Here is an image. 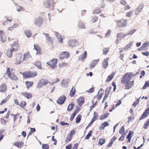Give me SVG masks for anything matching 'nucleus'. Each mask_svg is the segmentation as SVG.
Here are the masks:
<instances>
[{"instance_id":"f257e3e1","label":"nucleus","mask_w":149,"mask_h":149,"mask_svg":"<svg viewBox=\"0 0 149 149\" xmlns=\"http://www.w3.org/2000/svg\"><path fill=\"white\" fill-rule=\"evenodd\" d=\"M130 73H127L121 79V82L122 84H125L126 88L129 89L130 88Z\"/></svg>"},{"instance_id":"f03ea898","label":"nucleus","mask_w":149,"mask_h":149,"mask_svg":"<svg viewBox=\"0 0 149 149\" xmlns=\"http://www.w3.org/2000/svg\"><path fill=\"white\" fill-rule=\"evenodd\" d=\"M45 17V14L44 13H41L40 16L35 19L34 24L36 26L40 27L43 23V19Z\"/></svg>"},{"instance_id":"7ed1b4c3","label":"nucleus","mask_w":149,"mask_h":149,"mask_svg":"<svg viewBox=\"0 0 149 149\" xmlns=\"http://www.w3.org/2000/svg\"><path fill=\"white\" fill-rule=\"evenodd\" d=\"M13 61L15 64H20L24 61L22 54L21 53L17 54L14 56Z\"/></svg>"},{"instance_id":"20e7f679","label":"nucleus","mask_w":149,"mask_h":149,"mask_svg":"<svg viewBox=\"0 0 149 149\" xmlns=\"http://www.w3.org/2000/svg\"><path fill=\"white\" fill-rule=\"evenodd\" d=\"M24 78L28 79L34 77L37 75V73L36 71L32 72L29 71H26L22 74Z\"/></svg>"},{"instance_id":"39448f33","label":"nucleus","mask_w":149,"mask_h":149,"mask_svg":"<svg viewBox=\"0 0 149 149\" xmlns=\"http://www.w3.org/2000/svg\"><path fill=\"white\" fill-rule=\"evenodd\" d=\"M6 74L11 80L15 81L18 80V78L15 73L14 72H11L10 68H7Z\"/></svg>"},{"instance_id":"423d86ee","label":"nucleus","mask_w":149,"mask_h":149,"mask_svg":"<svg viewBox=\"0 0 149 149\" xmlns=\"http://www.w3.org/2000/svg\"><path fill=\"white\" fill-rule=\"evenodd\" d=\"M54 3V0H45L43 4L45 7L52 8L53 7Z\"/></svg>"},{"instance_id":"0eeeda50","label":"nucleus","mask_w":149,"mask_h":149,"mask_svg":"<svg viewBox=\"0 0 149 149\" xmlns=\"http://www.w3.org/2000/svg\"><path fill=\"white\" fill-rule=\"evenodd\" d=\"M58 60L57 58H54L47 62V64L52 68H56Z\"/></svg>"},{"instance_id":"6e6552de","label":"nucleus","mask_w":149,"mask_h":149,"mask_svg":"<svg viewBox=\"0 0 149 149\" xmlns=\"http://www.w3.org/2000/svg\"><path fill=\"white\" fill-rule=\"evenodd\" d=\"M117 26L118 27H122L126 26L127 24V21L125 19L118 20L116 21Z\"/></svg>"},{"instance_id":"1a4fd4ad","label":"nucleus","mask_w":149,"mask_h":149,"mask_svg":"<svg viewBox=\"0 0 149 149\" xmlns=\"http://www.w3.org/2000/svg\"><path fill=\"white\" fill-rule=\"evenodd\" d=\"M70 54L68 52H62L60 54L59 58L60 60H62L65 58H68L69 57Z\"/></svg>"},{"instance_id":"9d476101","label":"nucleus","mask_w":149,"mask_h":149,"mask_svg":"<svg viewBox=\"0 0 149 149\" xmlns=\"http://www.w3.org/2000/svg\"><path fill=\"white\" fill-rule=\"evenodd\" d=\"M19 45L18 41H16L11 45V49L14 51H17L19 49Z\"/></svg>"},{"instance_id":"9b49d317","label":"nucleus","mask_w":149,"mask_h":149,"mask_svg":"<svg viewBox=\"0 0 149 149\" xmlns=\"http://www.w3.org/2000/svg\"><path fill=\"white\" fill-rule=\"evenodd\" d=\"M144 6L143 3H141L135 10V13L136 15H138L142 10Z\"/></svg>"},{"instance_id":"f8f14e48","label":"nucleus","mask_w":149,"mask_h":149,"mask_svg":"<svg viewBox=\"0 0 149 149\" xmlns=\"http://www.w3.org/2000/svg\"><path fill=\"white\" fill-rule=\"evenodd\" d=\"M149 115V107L146 109L142 116L139 118L140 120H141L146 118Z\"/></svg>"},{"instance_id":"ddd939ff","label":"nucleus","mask_w":149,"mask_h":149,"mask_svg":"<svg viewBox=\"0 0 149 149\" xmlns=\"http://www.w3.org/2000/svg\"><path fill=\"white\" fill-rule=\"evenodd\" d=\"M149 46V42L143 43L141 47L138 49V50L140 51H146L148 49V47Z\"/></svg>"},{"instance_id":"4468645a","label":"nucleus","mask_w":149,"mask_h":149,"mask_svg":"<svg viewBox=\"0 0 149 149\" xmlns=\"http://www.w3.org/2000/svg\"><path fill=\"white\" fill-rule=\"evenodd\" d=\"M32 56L29 51L25 53L23 56V59L24 61H26L31 58Z\"/></svg>"},{"instance_id":"2eb2a0df","label":"nucleus","mask_w":149,"mask_h":149,"mask_svg":"<svg viewBox=\"0 0 149 149\" xmlns=\"http://www.w3.org/2000/svg\"><path fill=\"white\" fill-rule=\"evenodd\" d=\"M66 99V97L64 95L61 96L57 100V103L59 104H62L64 103Z\"/></svg>"},{"instance_id":"dca6fc26","label":"nucleus","mask_w":149,"mask_h":149,"mask_svg":"<svg viewBox=\"0 0 149 149\" xmlns=\"http://www.w3.org/2000/svg\"><path fill=\"white\" fill-rule=\"evenodd\" d=\"M109 57H108L104 59L102 63V67L104 69L106 68L108 65V61L109 59Z\"/></svg>"},{"instance_id":"f3484780","label":"nucleus","mask_w":149,"mask_h":149,"mask_svg":"<svg viewBox=\"0 0 149 149\" xmlns=\"http://www.w3.org/2000/svg\"><path fill=\"white\" fill-rule=\"evenodd\" d=\"M84 99L83 97H80L77 99V102L78 104L81 107L84 102Z\"/></svg>"},{"instance_id":"a211bd4d","label":"nucleus","mask_w":149,"mask_h":149,"mask_svg":"<svg viewBox=\"0 0 149 149\" xmlns=\"http://www.w3.org/2000/svg\"><path fill=\"white\" fill-rule=\"evenodd\" d=\"M7 89V86L6 84L3 83L0 86V92H6Z\"/></svg>"},{"instance_id":"6ab92c4d","label":"nucleus","mask_w":149,"mask_h":149,"mask_svg":"<svg viewBox=\"0 0 149 149\" xmlns=\"http://www.w3.org/2000/svg\"><path fill=\"white\" fill-rule=\"evenodd\" d=\"M34 49L37 51V54H42V50L40 47L36 44H34Z\"/></svg>"},{"instance_id":"aec40b11","label":"nucleus","mask_w":149,"mask_h":149,"mask_svg":"<svg viewBox=\"0 0 149 149\" xmlns=\"http://www.w3.org/2000/svg\"><path fill=\"white\" fill-rule=\"evenodd\" d=\"M68 44L69 46L74 47L76 45V41L74 39L70 40L68 41Z\"/></svg>"},{"instance_id":"412c9836","label":"nucleus","mask_w":149,"mask_h":149,"mask_svg":"<svg viewBox=\"0 0 149 149\" xmlns=\"http://www.w3.org/2000/svg\"><path fill=\"white\" fill-rule=\"evenodd\" d=\"M87 54V52L85 51L83 54H82L79 58L78 60L84 62V59L86 57Z\"/></svg>"},{"instance_id":"4be33fe9","label":"nucleus","mask_w":149,"mask_h":149,"mask_svg":"<svg viewBox=\"0 0 149 149\" xmlns=\"http://www.w3.org/2000/svg\"><path fill=\"white\" fill-rule=\"evenodd\" d=\"M21 94L27 99L31 98L33 96L32 94L30 93H22Z\"/></svg>"},{"instance_id":"5701e85b","label":"nucleus","mask_w":149,"mask_h":149,"mask_svg":"<svg viewBox=\"0 0 149 149\" xmlns=\"http://www.w3.org/2000/svg\"><path fill=\"white\" fill-rule=\"evenodd\" d=\"M114 75L115 72H113L106 79V82L108 83L109 82L113 79Z\"/></svg>"},{"instance_id":"b1692460","label":"nucleus","mask_w":149,"mask_h":149,"mask_svg":"<svg viewBox=\"0 0 149 149\" xmlns=\"http://www.w3.org/2000/svg\"><path fill=\"white\" fill-rule=\"evenodd\" d=\"M99 59H98L96 60H93V61L90 64V68H93L97 64L99 61Z\"/></svg>"},{"instance_id":"393cba45","label":"nucleus","mask_w":149,"mask_h":149,"mask_svg":"<svg viewBox=\"0 0 149 149\" xmlns=\"http://www.w3.org/2000/svg\"><path fill=\"white\" fill-rule=\"evenodd\" d=\"M100 90L97 95L94 97L93 100H95L96 98H97V100H99L101 98L102 94H103V92L102 93L101 92V93H100Z\"/></svg>"},{"instance_id":"a878e982","label":"nucleus","mask_w":149,"mask_h":149,"mask_svg":"<svg viewBox=\"0 0 149 149\" xmlns=\"http://www.w3.org/2000/svg\"><path fill=\"white\" fill-rule=\"evenodd\" d=\"M34 82L33 81H27L25 82V84L26 88L29 89L33 85V84Z\"/></svg>"},{"instance_id":"bb28decb","label":"nucleus","mask_w":149,"mask_h":149,"mask_svg":"<svg viewBox=\"0 0 149 149\" xmlns=\"http://www.w3.org/2000/svg\"><path fill=\"white\" fill-rule=\"evenodd\" d=\"M14 52L11 49H7L6 51V54L7 56L9 58H11L12 56L13 52Z\"/></svg>"},{"instance_id":"cd10ccee","label":"nucleus","mask_w":149,"mask_h":149,"mask_svg":"<svg viewBox=\"0 0 149 149\" xmlns=\"http://www.w3.org/2000/svg\"><path fill=\"white\" fill-rule=\"evenodd\" d=\"M44 35H45L46 37L47 40L49 42L52 43L53 42V39L52 37L49 36V35L47 33H43Z\"/></svg>"},{"instance_id":"c85d7f7f","label":"nucleus","mask_w":149,"mask_h":149,"mask_svg":"<svg viewBox=\"0 0 149 149\" xmlns=\"http://www.w3.org/2000/svg\"><path fill=\"white\" fill-rule=\"evenodd\" d=\"M24 33L28 38L30 37L32 34L30 30H25L24 31Z\"/></svg>"},{"instance_id":"c756f323","label":"nucleus","mask_w":149,"mask_h":149,"mask_svg":"<svg viewBox=\"0 0 149 149\" xmlns=\"http://www.w3.org/2000/svg\"><path fill=\"white\" fill-rule=\"evenodd\" d=\"M78 26L80 29H84L85 28L84 24L81 22L79 21L78 22Z\"/></svg>"},{"instance_id":"7c9ffc66","label":"nucleus","mask_w":149,"mask_h":149,"mask_svg":"<svg viewBox=\"0 0 149 149\" xmlns=\"http://www.w3.org/2000/svg\"><path fill=\"white\" fill-rule=\"evenodd\" d=\"M14 145L15 146H16L18 148H20L23 145V143L22 141H17L15 142Z\"/></svg>"},{"instance_id":"2f4dec72","label":"nucleus","mask_w":149,"mask_h":149,"mask_svg":"<svg viewBox=\"0 0 149 149\" xmlns=\"http://www.w3.org/2000/svg\"><path fill=\"white\" fill-rule=\"evenodd\" d=\"M98 118V115L97 112H94L93 114V116L91 120L94 122L95 120H97Z\"/></svg>"},{"instance_id":"473e14b6","label":"nucleus","mask_w":149,"mask_h":149,"mask_svg":"<svg viewBox=\"0 0 149 149\" xmlns=\"http://www.w3.org/2000/svg\"><path fill=\"white\" fill-rule=\"evenodd\" d=\"M102 12V10L99 8H98L97 9H95L94 11L93 12V14H100Z\"/></svg>"},{"instance_id":"72a5a7b5","label":"nucleus","mask_w":149,"mask_h":149,"mask_svg":"<svg viewBox=\"0 0 149 149\" xmlns=\"http://www.w3.org/2000/svg\"><path fill=\"white\" fill-rule=\"evenodd\" d=\"M109 114V113H104L100 116L99 119L101 120L105 119L107 117Z\"/></svg>"},{"instance_id":"f704fd0d","label":"nucleus","mask_w":149,"mask_h":149,"mask_svg":"<svg viewBox=\"0 0 149 149\" xmlns=\"http://www.w3.org/2000/svg\"><path fill=\"white\" fill-rule=\"evenodd\" d=\"M75 88L73 87L72 89L70 91L69 94L70 96L71 97H73L75 95Z\"/></svg>"},{"instance_id":"c9c22d12","label":"nucleus","mask_w":149,"mask_h":149,"mask_svg":"<svg viewBox=\"0 0 149 149\" xmlns=\"http://www.w3.org/2000/svg\"><path fill=\"white\" fill-rule=\"evenodd\" d=\"M109 48L108 47L104 48L102 50V53L104 55H106L109 52Z\"/></svg>"},{"instance_id":"e433bc0d","label":"nucleus","mask_w":149,"mask_h":149,"mask_svg":"<svg viewBox=\"0 0 149 149\" xmlns=\"http://www.w3.org/2000/svg\"><path fill=\"white\" fill-rule=\"evenodd\" d=\"M149 125V119H147L145 123H144L143 125V128L145 129H147L148 126Z\"/></svg>"},{"instance_id":"4c0bfd02","label":"nucleus","mask_w":149,"mask_h":149,"mask_svg":"<svg viewBox=\"0 0 149 149\" xmlns=\"http://www.w3.org/2000/svg\"><path fill=\"white\" fill-rule=\"evenodd\" d=\"M98 19V17L96 15H94L91 17V21L93 23H95L97 21Z\"/></svg>"},{"instance_id":"58836bf2","label":"nucleus","mask_w":149,"mask_h":149,"mask_svg":"<svg viewBox=\"0 0 149 149\" xmlns=\"http://www.w3.org/2000/svg\"><path fill=\"white\" fill-rule=\"evenodd\" d=\"M109 125V124L107 122H105L101 124L100 126L101 128L102 129H104L107 126Z\"/></svg>"},{"instance_id":"ea45409f","label":"nucleus","mask_w":149,"mask_h":149,"mask_svg":"<svg viewBox=\"0 0 149 149\" xmlns=\"http://www.w3.org/2000/svg\"><path fill=\"white\" fill-rule=\"evenodd\" d=\"M126 35H124L123 33H120L117 34V38L119 39H121L124 38Z\"/></svg>"},{"instance_id":"a19ab883","label":"nucleus","mask_w":149,"mask_h":149,"mask_svg":"<svg viewBox=\"0 0 149 149\" xmlns=\"http://www.w3.org/2000/svg\"><path fill=\"white\" fill-rule=\"evenodd\" d=\"M40 81L43 85H46L49 83L48 81L45 79H42L40 80Z\"/></svg>"},{"instance_id":"79ce46f5","label":"nucleus","mask_w":149,"mask_h":149,"mask_svg":"<svg viewBox=\"0 0 149 149\" xmlns=\"http://www.w3.org/2000/svg\"><path fill=\"white\" fill-rule=\"evenodd\" d=\"M35 65L39 69L42 68V66L40 61H37L35 63Z\"/></svg>"},{"instance_id":"37998d69","label":"nucleus","mask_w":149,"mask_h":149,"mask_svg":"<svg viewBox=\"0 0 149 149\" xmlns=\"http://www.w3.org/2000/svg\"><path fill=\"white\" fill-rule=\"evenodd\" d=\"M9 99V97H7L5 99H3L0 102V105H2L3 104L6 102Z\"/></svg>"},{"instance_id":"c03bdc74","label":"nucleus","mask_w":149,"mask_h":149,"mask_svg":"<svg viewBox=\"0 0 149 149\" xmlns=\"http://www.w3.org/2000/svg\"><path fill=\"white\" fill-rule=\"evenodd\" d=\"M26 104V103L25 101H22L20 102V104H19V105L21 107L24 108V107L25 106Z\"/></svg>"},{"instance_id":"a18cd8bd","label":"nucleus","mask_w":149,"mask_h":149,"mask_svg":"<svg viewBox=\"0 0 149 149\" xmlns=\"http://www.w3.org/2000/svg\"><path fill=\"white\" fill-rule=\"evenodd\" d=\"M68 64L65 62H62L59 64L58 66L60 68H63L65 66L68 65Z\"/></svg>"},{"instance_id":"49530a36","label":"nucleus","mask_w":149,"mask_h":149,"mask_svg":"<svg viewBox=\"0 0 149 149\" xmlns=\"http://www.w3.org/2000/svg\"><path fill=\"white\" fill-rule=\"evenodd\" d=\"M81 115H79L76 119V122L77 123H79L81 120Z\"/></svg>"},{"instance_id":"de8ad7c7","label":"nucleus","mask_w":149,"mask_h":149,"mask_svg":"<svg viewBox=\"0 0 149 149\" xmlns=\"http://www.w3.org/2000/svg\"><path fill=\"white\" fill-rule=\"evenodd\" d=\"M72 137V136H71L68 134L65 140L66 142L68 143L71 140Z\"/></svg>"},{"instance_id":"09e8293b","label":"nucleus","mask_w":149,"mask_h":149,"mask_svg":"<svg viewBox=\"0 0 149 149\" xmlns=\"http://www.w3.org/2000/svg\"><path fill=\"white\" fill-rule=\"evenodd\" d=\"M105 141V140L104 139H100L99 140V144L100 145L102 146L104 144Z\"/></svg>"},{"instance_id":"8fccbe9b","label":"nucleus","mask_w":149,"mask_h":149,"mask_svg":"<svg viewBox=\"0 0 149 149\" xmlns=\"http://www.w3.org/2000/svg\"><path fill=\"white\" fill-rule=\"evenodd\" d=\"M74 106V104H70L68 107V111H71L73 109Z\"/></svg>"},{"instance_id":"3c124183","label":"nucleus","mask_w":149,"mask_h":149,"mask_svg":"<svg viewBox=\"0 0 149 149\" xmlns=\"http://www.w3.org/2000/svg\"><path fill=\"white\" fill-rule=\"evenodd\" d=\"M31 130L29 132V133L28 134V136H29V135H31L32 133H33V132H34L36 131L35 129L34 128H30Z\"/></svg>"},{"instance_id":"603ef678","label":"nucleus","mask_w":149,"mask_h":149,"mask_svg":"<svg viewBox=\"0 0 149 149\" xmlns=\"http://www.w3.org/2000/svg\"><path fill=\"white\" fill-rule=\"evenodd\" d=\"M17 10L18 11L24 10V8L20 6H18L17 7Z\"/></svg>"},{"instance_id":"864d4df0","label":"nucleus","mask_w":149,"mask_h":149,"mask_svg":"<svg viewBox=\"0 0 149 149\" xmlns=\"http://www.w3.org/2000/svg\"><path fill=\"white\" fill-rule=\"evenodd\" d=\"M92 131L91 130L88 132V134L86 135V137L85 138V139H89V137L91 136L92 134Z\"/></svg>"},{"instance_id":"5fc2aeb1","label":"nucleus","mask_w":149,"mask_h":149,"mask_svg":"<svg viewBox=\"0 0 149 149\" xmlns=\"http://www.w3.org/2000/svg\"><path fill=\"white\" fill-rule=\"evenodd\" d=\"M42 148L43 149H49V145L47 144H43L42 146Z\"/></svg>"},{"instance_id":"6e6d98bb","label":"nucleus","mask_w":149,"mask_h":149,"mask_svg":"<svg viewBox=\"0 0 149 149\" xmlns=\"http://www.w3.org/2000/svg\"><path fill=\"white\" fill-rule=\"evenodd\" d=\"M76 131L75 130H71L68 134L71 136H72L75 133Z\"/></svg>"},{"instance_id":"4d7b16f0","label":"nucleus","mask_w":149,"mask_h":149,"mask_svg":"<svg viewBox=\"0 0 149 149\" xmlns=\"http://www.w3.org/2000/svg\"><path fill=\"white\" fill-rule=\"evenodd\" d=\"M149 86V81H146L145 82V83L143 87L142 88L143 89H144L146 88L147 87H148Z\"/></svg>"},{"instance_id":"13d9d810","label":"nucleus","mask_w":149,"mask_h":149,"mask_svg":"<svg viewBox=\"0 0 149 149\" xmlns=\"http://www.w3.org/2000/svg\"><path fill=\"white\" fill-rule=\"evenodd\" d=\"M4 35L3 32L1 30H0V38L1 40L2 41H3V36Z\"/></svg>"},{"instance_id":"bf43d9fd","label":"nucleus","mask_w":149,"mask_h":149,"mask_svg":"<svg viewBox=\"0 0 149 149\" xmlns=\"http://www.w3.org/2000/svg\"><path fill=\"white\" fill-rule=\"evenodd\" d=\"M95 88L94 87H92L86 91L88 93H91L93 92L94 91Z\"/></svg>"},{"instance_id":"052dcab7","label":"nucleus","mask_w":149,"mask_h":149,"mask_svg":"<svg viewBox=\"0 0 149 149\" xmlns=\"http://www.w3.org/2000/svg\"><path fill=\"white\" fill-rule=\"evenodd\" d=\"M139 100L138 99L134 101V103L132 104V106L134 107H135L137 104H139Z\"/></svg>"},{"instance_id":"680f3d73","label":"nucleus","mask_w":149,"mask_h":149,"mask_svg":"<svg viewBox=\"0 0 149 149\" xmlns=\"http://www.w3.org/2000/svg\"><path fill=\"white\" fill-rule=\"evenodd\" d=\"M97 101H96L95 102V100H93L92 101V103L93 104L92 105V106L94 108L95 106L96 105L97 103Z\"/></svg>"},{"instance_id":"e2e57ef3","label":"nucleus","mask_w":149,"mask_h":149,"mask_svg":"<svg viewBox=\"0 0 149 149\" xmlns=\"http://www.w3.org/2000/svg\"><path fill=\"white\" fill-rule=\"evenodd\" d=\"M142 54L144 56H148L149 55V53L148 51H146V52H142Z\"/></svg>"},{"instance_id":"0e129e2a","label":"nucleus","mask_w":149,"mask_h":149,"mask_svg":"<svg viewBox=\"0 0 149 149\" xmlns=\"http://www.w3.org/2000/svg\"><path fill=\"white\" fill-rule=\"evenodd\" d=\"M43 86L42 84L40 82V81L38 83V85L37 86V87L38 88H40L42 86Z\"/></svg>"},{"instance_id":"69168bd1","label":"nucleus","mask_w":149,"mask_h":149,"mask_svg":"<svg viewBox=\"0 0 149 149\" xmlns=\"http://www.w3.org/2000/svg\"><path fill=\"white\" fill-rule=\"evenodd\" d=\"M72 146V144L71 143L66 146L65 147V149H71Z\"/></svg>"},{"instance_id":"338daca9","label":"nucleus","mask_w":149,"mask_h":149,"mask_svg":"<svg viewBox=\"0 0 149 149\" xmlns=\"http://www.w3.org/2000/svg\"><path fill=\"white\" fill-rule=\"evenodd\" d=\"M124 132V127L123 126L120 129L119 131V132L120 134H123Z\"/></svg>"},{"instance_id":"774afa93","label":"nucleus","mask_w":149,"mask_h":149,"mask_svg":"<svg viewBox=\"0 0 149 149\" xmlns=\"http://www.w3.org/2000/svg\"><path fill=\"white\" fill-rule=\"evenodd\" d=\"M79 146V144L77 143L75 144L73 146V149H77Z\"/></svg>"}]
</instances>
